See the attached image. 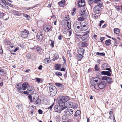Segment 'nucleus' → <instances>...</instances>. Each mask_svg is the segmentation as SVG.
<instances>
[{
    "instance_id": "obj_1",
    "label": "nucleus",
    "mask_w": 122,
    "mask_h": 122,
    "mask_svg": "<svg viewBox=\"0 0 122 122\" xmlns=\"http://www.w3.org/2000/svg\"><path fill=\"white\" fill-rule=\"evenodd\" d=\"M59 105H57L55 106L54 108L55 111L60 113L61 112L66 108V106H64L62 105H60L58 103Z\"/></svg>"
},
{
    "instance_id": "obj_2",
    "label": "nucleus",
    "mask_w": 122,
    "mask_h": 122,
    "mask_svg": "<svg viewBox=\"0 0 122 122\" xmlns=\"http://www.w3.org/2000/svg\"><path fill=\"white\" fill-rule=\"evenodd\" d=\"M69 100V96H62L58 100V102L60 104L65 106V103Z\"/></svg>"
},
{
    "instance_id": "obj_3",
    "label": "nucleus",
    "mask_w": 122,
    "mask_h": 122,
    "mask_svg": "<svg viewBox=\"0 0 122 122\" xmlns=\"http://www.w3.org/2000/svg\"><path fill=\"white\" fill-rule=\"evenodd\" d=\"M49 90L51 92V95L52 96H55L57 91L56 87L53 85H51L50 86Z\"/></svg>"
},
{
    "instance_id": "obj_4",
    "label": "nucleus",
    "mask_w": 122,
    "mask_h": 122,
    "mask_svg": "<svg viewBox=\"0 0 122 122\" xmlns=\"http://www.w3.org/2000/svg\"><path fill=\"white\" fill-rule=\"evenodd\" d=\"M29 34V32L28 30L26 29H24L23 31H21L20 33V36L24 38H25L28 37Z\"/></svg>"
},
{
    "instance_id": "obj_5",
    "label": "nucleus",
    "mask_w": 122,
    "mask_h": 122,
    "mask_svg": "<svg viewBox=\"0 0 122 122\" xmlns=\"http://www.w3.org/2000/svg\"><path fill=\"white\" fill-rule=\"evenodd\" d=\"M98 78L97 77H92L91 81V85L92 86L97 85V84L100 81L98 82L97 80Z\"/></svg>"
},
{
    "instance_id": "obj_6",
    "label": "nucleus",
    "mask_w": 122,
    "mask_h": 122,
    "mask_svg": "<svg viewBox=\"0 0 122 122\" xmlns=\"http://www.w3.org/2000/svg\"><path fill=\"white\" fill-rule=\"evenodd\" d=\"M98 88L100 89H103L105 88L107 86V83L106 82L104 81H99L97 84Z\"/></svg>"
},
{
    "instance_id": "obj_7",
    "label": "nucleus",
    "mask_w": 122,
    "mask_h": 122,
    "mask_svg": "<svg viewBox=\"0 0 122 122\" xmlns=\"http://www.w3.org/2000/svg\"><path fill=\"white\" fill-rule=\"evenodd\" d=\"M102 80H106L109 84H111L113 81H112V78L106 76H104L102 78Z\"/></svg>"
},
{
    "instance_id": "obj_8",
    "label": "nucleus",
    "mask_w": 122,
    "mask_h": 122,
    "mask_svg": "<svg viewBox=\"0 0 122 122\" xmlns=\"http://www.w3.org/2000/svg\"><path fill=\"white\" fill-rule=\"evenodd\" d=\"M52 26L50 25H44L43 27L44 30L46 32H47L52 30Z\"/></svg>"
},
{
    "instance_id": "obj_9",
    "label": "nucleus",
    "mask_w": 122,
    "mask_h": 122,
    "mask_svg": "<svg viewBox=\"0 0 122 122\" xmlns=\"http://www.w3.org/2000/svg\"><path fill=\"white\" fill-rule=\"evenodd\" d=\"M44 36L43 35L42 33L41 32H38L36 35V38L37 40L41 41L42 40Z\"/></svg>"
},
{
    "instance_id": "obj_10",
    "label": "nucleus",
    "mask_w": 122,
    "mask_h": 122,
    "mask_svg": "<svg viewBox=\"0 0 122 122\" xmlns=\"http://www.w3.org/2000/svg\"><path fill=\"white\" fill-rule=\"evenodd\" d=\"M65 112L68 115H71L73 113V110L72 109H67L66 110Z\"/></svg>"
},
{
    "instance_id": "obj_11",
    "label": "nucleus",
    "mask_w": 122,
    "mask_h": 122,
    "mask_svg": "<svg viewBox=\"0 0 122 122\" xmlns=\"http://www.w3.org/2000/svg\"><path fill=\"white\" fill-rule=\"evenodd\" d=\"M97 6H95L93 9V11L94 13L96 14H98L101 11V9L97 7Z\"/></svg>"
},
{
    "instance_id": "obj_12",
    "label": "nucleus",
    "mask_w": 122,
    "mask_h": 122,
    "mask_svg": "<svg viewBox=\"0 0 122 122\" xmlns=\"http://www.w3.org/2000/svg\"><path fill=\"white\" fill-rule=\"evenodd\" d=\"M81 114V111L79 110H78L75 112L73 117L74 118L78 119L80 115Z\"/></svg>"
},
{
    "instance_id": "obj_13",
    "label": "nucleus",
    "mask_w": 122,
    "mask_h": 122,
    "mask_svg": "<svg viewBox=\"0 0 122 122\" xmlns=\"http://www.w3.org/2000/svg\"><path fill=\"white\" fill-rule=\"evenodd\" d=\"M101 74L102 75H105L108 76H111V73L107 71H102L101 72Z\"/></svg>"
},
{
    "instance_id": "obj_14",
    "label": "nucleus",
    "mask_w": 122,
    "mask_h": 122,
    "mask_svg": "<svg viewBox=\"0 0 122 122\" xmlns=\"http://www.w3.org/2000/svg\"><path fill=\"white\" fill-rule=\"evenodd\" d=\"M66 108L67 107H68L72 108L73 107V103L71 101H69L66 103Z\"/></svg>"
},
{
    "instance_id": "obj_15",
    "label": "nucleus",
    "mask_w": 122,
    "mask_h": 122,
    "mask_svg": "<svg viewBox=\"0 0 122 122\" xmlns=\"http://www.w3.org/2000/svg\"><path fill=\"white\" fill-rule=\"evenodd\" d=\"M77 53L83 55L85 52V49L83 48H81L77 50Z\"/></svg>"
},
{
    "instance_id": "obj_16",
    "label": "nucleus",
    "mask_w": 122,
    "mask_h": 122,
    "mask_svg": "<svg viewBox=\"0 0 122 122\" xmlns=\"http://www.w3.org/2000/svg\"><path fill=\"white\" fill-rule=\"evenodd\" d=\"M29 86V85L27 82H24L22 84V86L23 88V90H25L26 89L27 87Z\"/></svg>"
},
{
    "instance_id": "obj_17",
    "label": "nucleus",
    "mask_w": 122,
    "mask_h": 122,
    "mask_svg": "<svg viewBox=\"0 0 122 122\" xmlns=\"http://www.w3.org/2000/svg\"><path fill=\"white\" fill-rule=\"evenodd\" d=\"M84 0H81L78 3V6L80 7H82L84 6L85 3H84Z\"/></svg>"
},
{
    "instance_id": "obj_18",
    "label": "nucleus",
    "mask_w": 122,
    "mask_h": 122,
    "mask_svg": "<svg viewBox=\"0 0 122 122\" xmlns=\"http://www.w3.org/2000/svg\"><path fill=\"white\" fill-rule=\"evenodd\" d=\"M35 90L34 87L32 86H29L27 88V90L30 92L31 93H33Z\"/></svg>"
},
{
    "instance_id": "obj_19",
    "label": "nucleus",
    "mask_w": 122,
    "mask_h": 122,
    "mask_svg": "<svg viewBox=\"0 0 122 122\" xmlns=\"http://www.w3.org/2000/svg\"><path fill=\"white\" fill-rule=\"evenodd\" d=\"M55 85L57 87H60L61 90L63 89L64 87V85L61 83H56Z\"/></svg>"
},
{
    "instance_id": "obj_20",
    "label": "nucleus",
    "mask_w": 122,
    "mask_h": 122,
    "mask_svg": "<svg viewBox=\"0 0 122 122\" xmlns=\"http://www.w3.org/2000/svg\"><path fill=\"white\" fill-rule=\"evenodd\" d=\"M5 70L3 69H0V75L2 76H5L6 73Z\"/></svg>"
},
{
    "instance_id": "obj_21",
    "label": "nucleus",
    "mask_w": 122,
    "mask_h": 122,
    "mask_svg": "<svg viewBox=\"0 0 122 122\" xmlns=\"http://www.w3.org/2000/svg\"><path fill=\"white\" fill-rule=\"evenodd\" d=\"M80 25L81 26V28L80 29L81 31H85L88 28L87 27H86V25H84L83 26L81 25V22L80 23Z\"/></svg>"
},
{
    "instance_id": "obj_22",
    "label": "nucleus",
    "mask_w": 122,
    "mask_h": 122,
    "mask_svg": "<svg viewBox=\"0 0 122 122\" xmlns=\"http://www.w3.org/2000/svg\"><path fill=\"white\" fill-rule=\"evenodd\" d=\"M108 64L106 63L103 64L101 66V68L102 70H105L107 67L108 66Z\"/></svg>"
},
{
    "instance_id": "obj_23",
    "label": "nucleus",
    "mask_w": 122,
    "mask_h": 122,
    "mask_svg": "<svg viewBox=\"0 0 122 122\" xmlns=\"http://www.w3.org/2000/svg\"><path fill=\"white\" fill-rule=\"evenodd\" d=\"M76 58L79 60H80L84 56L83 55L78 53L76 55Z\"/></svg>"
},
{
    "instance_id": "obj_24",
    "label": "nucleus",
    "mask_w": 122,
    "mask_h": 122,
    "mask_svg": "<svg viewBox=\"0 0 122 122\" xmlns=\"http://www.w3.org/2000/svg\"><path fill=\"white\" fill-rule=\"evenodd\" d=\"M61 67V65L60 64H57L55 65V69L56 70H60Z\"/></svg>"
},
{
    "instance_id": "obj_25",
    "label": "nucleus",
    "mask_w": 122,
    "mask_h": 122,
    "mask_svg": "<svg viewBox=\"0 0 122 122\" xmlns=\"http://www.w3.org/2000/svg\"><path fill=\"white\" fill-rule=\"evenodd\" d=\"M35 49L37 52L40 53L41 52L42 49L40 46H37Z\"/></svg>"
},
{
    "instance_id": "obj_26",
    "label": "nucleus",
    "mask_w": 122,
    "mask_h": 122,
    "mask_svg": "<svg viewBox=\"0 0 122 122\" xmlns=\"http://www.w3.org/2000/svg\"><path fill=\"white\" fill-rule=\"evenodd\" d=\"M65 2V0H62L61 1L58 2V4L60 6H63L64 5Z\"/></svg>"
},
{
    "instance_id": "obj_27",
    "label": "nucleus",
    "mask_w": 122,
    "mask_h": 122,
    "mask_svg": "<svg viewBox=\"0 0 122 122\" xmlns=\"http://www.w3.org/2000/svg\"><path fill=\"white\" fill-rule=\"evenodd\" d=\"M88 46L87 43L85 42H81V46L82 47H86Z\"/></svg>"
},
{
    "instance_id": "obj_28",
    "label": "nucleus",
    "mask_w": 122,
    "mask_h": 122,
    "mask_svg": "<svg viewBox=\"0 0 122 122\" xmlns=\"http://www.w3.org/2000/svg\"><path fill=\"white\" fill-rule=\"evenodd\" d=\"M111 41L110 39L107 40L105 41V43L107 46H109L111 44Z\"/></svg>"
},
{
    "instance_id": "obj_29",
    "label": "nucleus",
    "mask_w": 122,
    "mask_h": 122,
    "mask_svg": "<svg viewBox=\"0 0 122 122\" xmlns=\"http://www.w3.org/2000/svg\"><path fill=\"white\" fill-rule=\"evenodd\" d=\"M97 55L104 56L105 55V54L104 52H97L96 53Z\"/></svg>"
},
{
    "instance_id": "obj_30",
    "label": "nucleus",
    "mask_w": 122,
    "mask_h": 122,
    "mask_svg": "<svg viewBox=\"0 0 122 122\" xmlns=\"http://www.w3.org/2000/svg\"><path fill=\"white\" fill-rule=\"evenodd\" d=\"M13 13L14 15H16L20 16L21 15V13L15 10L14 11Z\"/></svg>"
},
{
    "instance_id": "obj_31",
    "label": "nucleus",
    "mask_w": 122,
    "mask_h": 122,
    "mask_svg": "<svg viewBox=\"0 0 122 122\" xmlns=\"http://www.w3.org/2000/svg\"><path fill=\"white\" fill-rule=\"evenodd\" d=\"M114 33L116 34H117L119 33L120 31L119 29L115 28L114 29Z\"/></svg>"
},
{
    "instance_id": "obj_32",
    "label": "nucleus",
    "mask_w": 122,
    "mask_h": 122,
    "mask_svg": "<svg viewBox=\"0 0 122 122\" xmlns=\"http://www.w3.org/2000/svg\"><path fill=\"white\" fill-rule=\"evenodd\" d=\"M88 36H84L83 35L81 37V39L82 41H84L85 40H86L87 39V38H88Z\"/></svg>"
},
{
    "instance_id": "obj_33",
    "label": "nucleus",
    "mask_w": 122,
    "mask_h": 122,
    "mask_svg": "<svg viewBox=\"0 0 122 122\" xmlns=\"http://www.w3.org/2000/svg\"><path fill=\"white\" fill-rule=\"evenodd\" d=\"M55 73L56 76H61L62 75L61 72H55Z\"/></svg>"
},
{
    "instance_id": "obj_34",
    "label": "nucleus",
    "mask_w": 122,
    "mask_h": 122,
    "mask_svg": "<svg viewBox=\"0 0 122 122\" xmlns=\"http://www.w3.org/2000/svg\"><path fill=\"white\" fill-rule=\"evenodd\" d=\"M73 107H72V108L74 109H77V108L78 107V105L76 103H73Z\"/></svg>"
},
{
    "instance_id": "obj_35",
    "label": "nucleus",
    "mask_w": 122,
    "mask_h": 122,
    "mask_svg": "<svg viewBox=\"0 0 122 122\" xmlns=\"http://www.w3.org/2000/svg\"><path fill=\"white\" fill-rule=\"evenodd\" d=\"M28 98L29 99L30 101L31 102H33L34 101L32 99V97L31 95V94L28 95Z\"/></svg>"
},
{
    "instance_id": "obj_36",
    "label": "nucleus",
    "mask_w": 122,
    "mask_h": 122,
    "mask_svg": "<svg viewBox=\"0 0 122 122\" xmlns=\"http://www.w3.org/2000/svg\"><path fill=\"white\" fill-rule=\"evenodd\" d=\"M17 107L18 109L20 110V111H21L22 109V106L21 104H19L17 106Z\"/></svg>"
},
{
    "instance_id": "obj_37",
    "label": "nucleus",
    "mask_w": 122,
    "mask_h": 122,
    "mask_svg": "<svg viewBox=\"0 0 122 122\" xmlns=\"http://www.w3.org/2000/svg\"><path fill=\"white\" fill-rule=\"evenodd\" d=\"M41 101V100L37 97L35 100V102H36V104H38Z\"/></svg>"
},
{
    "instance_id": "obj_38",
    "label": "nucleus",
    "mask_w": 122,
    "mask_h": 122,
    "mask_svg": "<svg viewBox=\"0 0 122 122\" xmlns=\"http://www.w3.org/2000/svg\"><path fill=\"white\" fill-rule=\"evenodd\" d=\"M85 18L84 17H80L78 18L77 19L78 21H83L84 20Z\"/></svg>"
},
{
    "instance_id": "obj_39",
    "label": "nucleus",
    "mask_w": 122,
    "mask_h": 122,
    "mask_svg": "<svg viewBox=\"0 0 122 122\" xmlns=\"http://www.w3.org/2000/svg\"><path fill=\"white\" fill-rule=\"evenodd\" d=\"M67 25L68 27L70 30L71 29V24H70V23L69 22L67 21Z\"/></svg>"
},
{
    "instance_id": "obj_40",
    "label": "nucleus",
    "mask_w": 122,
    "mask_h": 122,
    "mask_svg": "<svg viewBox=\"0 0 122 122\" xmlns=\"http://www.w3.org/2000/svg\"><path fill=\"white\" fill-rule=\"evenodd\" d=\"M24 16L28 20H30V18L29 16L26 14H24Z\"/></svg>"
},
{
    "instance_id": "obj_41",
    "label": "nucleus",
    "mask_w": 122,
    "mask_h": 122,
    "mask_svg": "<svg viewBox=\"0 0 122 122\" xmlns=\"http://www.w3.org/2000/svg\"><path fill=\"white\" fill-rule=\"evenodd\" d=\"M5 3L3 2L1 0H0V5L2 7H4L5 5Z\"/></svg>"
},
{
    "instance_id": "obj_42",
    "label": "nucleus",
    "mask_w": 122,
    "mask_h": 122,
    "mask_svg": "<svg viewBox=\"0 0 122 122\" xmlns=\"http://www.w3.org/2000/svg\"><path fill=\"white\" fill-rule=\"evenodd\" d=\"M94 69L96 71H99V69L98 68V65L97 64L95 65Z\"/></svg>"
},
{
    "instance_id": "obj_43",
    "label": "nucleus",
    "mask_w": 122,
    "mask_h": 122,
    "mask_svg": "<svg viewBox=\"0 0 122 122\" xmlns=\"http://www.w3.org/2000/svg\"><path fill=\"white\" fill-rule=\"evenodd\" d=\"M75 35L77 38L78 39H79L81 37V36L79 34H75Z\"/></svg>"
},
{
    "instance_id": "obj_44",
    "label": "nucleus",
    "mask_w": 122,
    "mask_h": 122,
    "mask_svg": "<svg viewBox=\"0 0 122 122\" xmlns=\"http://www.w3.org/2000/svg\"><path fill=\"white\" fill-rule=\"evenodd\" d=\"M51 41V43L50 44V46L52 47H54V42L53 41H52L51 40H50L49 41Z\"/></svg>"
},
{
    "instance_id": "obj_45",
    "label": "nucleus",
    "mask_w": 122,
    "mask_h": 122,
    "mask_svg": "<svg viewBox=\"0 0 122 122\" xmlns=\"http://www.w3.org/2000/svg\"><path fill=\"white\" fill-rule=\"evenodd\" d=\"M96 6H97L98 8L102 9L101 7H102V5L101 3H98L97 5Z\"/></svg>"
},
{
    "instance_id": "obj_46",
    "label": "nucleus",
    "mask_w": 122,
    "mask_h": 122,
    "mask_svg": "<svg viewBox=\"0 0 122 122\" xmlns=\"http://www.w3.org/2000/svg\"><path fill=\"white\" fill-rule=\"evenodd\" d=\"M21 83H19L17 84L15 86V87L16 88H17L18 87H21L20 85L21 84Z\"/></svg>"
},
{
    "instance_id": "obj_47",
    "label": "nucleus",
    "mask_w": 122,
    "mask_h": 122,
    "mask_svg": "<svg viewBox=\"0 0 122 122\" xmlns=\"http://www.w3.org/2000/svg\"><path fill=\"white\" fill-rule=\"evenodd\" d=\"M26 56L28 58L30 59L31 57V55L29 53H27L26 55Z\"/></svg>"
},
{
    "instance_id": "obj_48",
    "label": "nucleus",
    "mask_w": 122,
    "mask_h": 122,
    "mask_svg": "<svg viewBox=\"0 0 122 122\" xmlns=\"http://www.w3.org/2000/svg\"><path fill=\"white\" fill-rule=\"evenodd\" d=\"M48 58H46L44 60V63H47L49 62V60H48Z\"/></svg>"
},
{
    "instance_id": "obj_49",
    "label": "nucleus",
    "mask_w": 122,
    "mask_h": 122,
    "mask_svg": "<svg viewBox=\"0 0 122 122\" xmlns=\"http://www.w3.org/2000/svg\"><path fill=\"white\" fill-rule=\"evenodd\" d=\"M94 2V0H89L88 1V2L90 4H92Z\"/></svg>"
},
{
    "instance_id": "obj_50",
    "label": "nucleus",
    "mask_w": 122,
    "mask_h": 122,
    "mask_svg": "<svg viewBox=\"0 0 122 122\" xmlns=\"http://www.w3.org/2000/svg\"><path fill=\"white\" fill-rule=\"evenodd\" d=\"M104 22V21L103 20H101L99 21L100 24L99 25V26L101 27L102 25V24Z\"/></svg>"
},
{
    "instance_id": "obj_51",
    "label": "nucleus",
    "mask_w": 122,
    "mask_h": 122,
    "mask_svg": "<svg viewBox=\"0 0 122 122\" xmlns=\"http://www.w3.org/2000/svg\"><path fill=\"white\" fill-rule=\"evenodd\" d=\"M105 70L108 71H107L110 73L112 72V70L109 68H108L107 67L106 69H105Z\"/></svg>"
},
{
    "instance_id": "obj_52",
    "label": "nucleus",
    "mask_w": 122,
    "mask_h": 122,
    "mask_svg": "<svg viewBox=\"0 0 122 122\" xmlns=\"http://www.w3.org/2000/svg\"><path fill=\"white\" fill-rule=\"evenodd\" d=\"M54 56L55 58L56 59V60H57L59 58L58 55H57V54H55Z\"/></svg>"
},
{
    "instance_id": "obj_53",
    "label": "nucleus",
    "mask_w": 122,
    "mask_h": 122,
    "mask_svg": "<svg viewBox=\"0 0 122 122\" xmlns=\"http://www.w3.org/2000/svg\"><path fill=\"white\" fill-rule=\"evenodd\" d=\"M54 105V103H53L51 106H50L48 108L51 111V110L52 109L53 106Z\"/></svg>"
},
{
    "instance_id": "obj_54",
    "label": "nucleus",
    "mask_w": 122,
    "mask_h": 122,
    "mask_svg": "<svg viewBox=\"0 0 122 122\" xmlns=\"http://www.w3.org/2000/svg\"><path fill=\"white\" fill-rule=\"evenodd\" d=\"M62 58L65 64H66V58L64 56L62 57Z\"/></svg>"
},
{
    "instance_id": "obj_55",
    "label": "nucleus",
    "mask_w": 122,
    "mask_h": 122,
    "mask_svg": "<svg viewBox=\"0 0 122 122\" xmlns=\"http://www.w3.org/2000/svg\"><path fill=\"white\" fill-rule=\"evenodd\" d=\"M36 81L38 83H39L40 82L41 79L40 78H36Z\"/></svg>"
},
{
    "instance_id": "obj_56",
    "label": "nucleus",
    "mask_w": 122,
    "mask_h": 122,
    "mask_svg": "<svg viewBox=\"0 0 122 122\" xmlns=\"http://www.w3.org/2000/svg\"><path fill=\"white\" fill-rule=\"evenodd\" d=\"M105 37H101L100 38V40L101 42H102L104 40Z\"/></svg>"
},
{
    "instance_id": "obj_57",
    "label": "nucleus",
    "mask_w": 122,
    "mask_h": 122,
    "mask_svg": "<svg viewBox=\"0 0 122 122\" xmlns=\"http://www.w3.org/2000/svg\"><path fill=\"white\" fill-rule=\"evenodd\" d=\"M19 46L22 48H24V46L23 43L19 44Z\"/></svg>"
},
{
    "instance_id": "obj_58",
    "label": "nucleus",
    "mask_w": 122,
    "mask_h": 122,
    "mask_svg": "<svg viewBox=\"0 0 122 122\" xmlns=\"http://www.w3.org/2000/svg\"><path fill=\"white\" fill-rule=\"evenodd\" d=\"M38 112L39 114H41L43 113V111L41 109H39L38 110Z\"/></svg>"
},
{
    "instance_id": "obj_59",
    "label": "nucleus",
    "mask_w": 122,
    "mask_h": 122,
    "mask_svg": "<svg viewBox=\"0 0 122 122\" xmlns=\"http://www.w3.org/2000/svg\"><path fill=\"white\" fill-rule=\"evenodd\" d=\"M89 33L88 31H86L84 33V35L87 36V34Z\"/></svg>"
},
{
    "instance_id": "obj_60",
    "label": "nucleus",
    "mask_w": 122,
    "mask_h": 122,
    "mask_svg": "<svg viewBox=\"0 0 122 122\" xmlns=\"http://www.w3.org/2000/svg\"><path fill=\"white\" fill-rule=\"evenodd\" d=\"M42 65H40L38 67V69L40 70H41L42 69Z\"/></svg>"
},
{
    "instance_id": "obj_61",
    "label": "nucleus",
    "mask_w": 122,
    "mask_h": 122,
    "mask_svg": "<svg viewBox=\"0 0 122 122\" xmlns=\"http://www.w3.org/2000/svg\"><path fill=\"white\" fill-rule=\"evenodd\" d=\"M101 0H94V2L95 3H98L99 2H100Z\"/></svg>"
},
{
    "instance_id": "obj_62",
    "label": "nucleus",
    "mask_w": 122,
    "mask_h": 122,
    "mask_svg": "<svg viewBox=\"0 0 122 122\" xmlns=\"http://www.w3.org/2000/svg\"><path fill=\"white\" fill-rule=\"evenodd\" d=\"M17 88V90L18 91V92H20V90H22L21 87H19V88Z\"/></svg>"
},
{
    "instance_id": "obj_63",
    "label": "nucleus",
    "mask_w": 122,
    "mask_h": 122,
    "mask_svg": "<svg viewBox=\"0 0 122 122\" xmlns=\"http://www.w3.org/2000/svg\"><path fill=\"white\" fill-rule=\"evenodd\" d=\"M93 17L95 18H97L98 17V15L96 14L93 15Z\"/></svg>"
},
{
    "instance_id": "obj_64",
    "label": "nucleus",
    "mask_w": 122,
    "mask_h": 122,
    "mask_svg": "<svg viewBox=\"0 0 122 122\" xmlns=\"http://www.w3.org/2000/svg\"><path fill=\"white\" fill-rule=\"evenodd\" d=\"M62 37H63V36H62L61 35H60L58 36V39L59 40H61L62 38Z\"/></svg>"
}]
</instances>
